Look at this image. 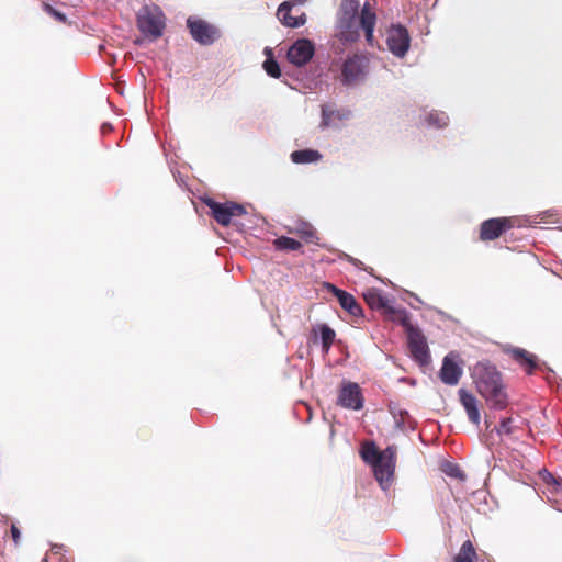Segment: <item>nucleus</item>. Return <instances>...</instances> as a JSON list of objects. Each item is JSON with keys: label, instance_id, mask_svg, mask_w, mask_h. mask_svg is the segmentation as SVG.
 <instances>
[{"label": "nucleus", "instance_id": "1", "mask_svg": "<svg viewBox=\"0 0 562 562\" xmlns=\"http://www.w3.org/2000/svg\"><path fill=\"white\" fill-rule=\"evenodd\" d=\"M479 393L493 409H504L507 406V394L504 391L502 375L490 361L477 362L473 368Z\"/></svg>", "mask_w": 562, "mask_h": 562}, {"label": "nucleus", "instance_id": "2", "mask_svg": "<svg viewBox=\"0 0 562 562\" xmlns=\"http://www.w3.org/2000/svg\"><path fill=\"white\" fill-rule=\"evenodd\" d=\"M358 0H341L336 13L337 36L342 42L353 43L360 38Z\"/></svg>", "mask_w": 562, "mask_h": 562}, {"label": "nucleus", "instance_id": "3", "mask_svg": "<svg viewBox=\"0 0 562 562\" xmlns=\"http://www.w3.org/2000/svg\"><path fill=\"white\" fill-rule=\"evenodd\" d=\"M137 26L146 36L160 37L165 29V16L160 8L143 7L137 13Z\"/></svg>", "mask_w": 562, "mask_h": 562}, {"label": "nucleus", "instance_id": "4", "mask_svg": "<svg viewBox=\"0 0 562 562\" xmlns=\"http://www.w3.org/2000/svg\"><path fill=\"white\" fill-rule=\"evenodd\" d=\"M396 447L387 446L382 450L373 465L374 476L381 488L386 491L393 480L395 470Z\"/></svg>", "mask_w": 562, "mask_h": 562}, {"label": "nucleus", "instance_id": "5", "mask_svg": "<svg viewBox=\"0 0 562 562\" xmlns=\"http://www.w3.org/2000/svg\"><path fill=\"white\" fill-rule=\"evenodd\" d=\"M386 45L395 57H405L411 47V35L407 27L401 23H392L386 31Z\"/></svg>", "mask_w": 562, "mask_h": 562}, {"label": "nucleus", "instance_id": "6", "mask_svg": "<svg viewBox=\"0 0 562 562\" xmlns=\"http://www.w3.org/2000/svg\"><path fill=\"white\" fill-rule=\"evenodd\" d=\"M369 71V59L363 55L355 54L347 57L341 68V82L350 86L364 80Z\"/></svg>", "mask_w": 562, "mask_h": 562}, {"label": "nucleus", "instance_id": "7", "mask_svg": "<svg viewBox=\"0 0 562 562\" xmlns=\"http://www.w3.org/2000/svg\"><path fill=\"white\" fill-rule=\"evenodd\" d=\"M187 27L192 38L201 45H212L218 37V29L196 16L187 19Z\"/></svg>", "mask_w": 562, "mask_h": 562}, {"label": "nucleus", "instance_id": "8", "mask_svg": "<svg viewBox=\"0 0 562 562\" xmlns=\"http://www.w3.org/2000/svg\"><path fill=\"white\" fill-rule=\"evenodd\" d=\"M407 335V344L413 359L420 366L430 362V352L425 335L417 328H409Z\"/></svg>", "mask_w": 562, "mask_h": 562}, {"label": "nucleus", "instance_id": "9", "mask_svg": "<svg viewBox=\"0 0 562 562\" xmlns=\"http://www.w3.org/2000/svg\"><path fill=\"white\" fill-rule=\"evenodd\" d=\"M352 116L348 108H338L335 103H325L321 108V128L338 127L339 122L348 121Z\"/></svg>", "mask_w": 562, "mask_h": 562}, {"label": "nucleus", "instance_id": "10", "mask_svg": "<svg viewBox=\"0 0 562 562\" xmlns=\"http://www.w3.org/2000/svg\"><path fill=\"white\" fill-rule=\"evenodd\" d=\"M315 54V46L308 38H299L289 48L288 60L296 67L306 65Z\"/></svg>", "mask_w": 562, "mask_h": 562}, {"label": "nucleus", "instance_id": "11", "mask_svg": "<svg viewBox=\"0 0 562 562\" xmlns=\"http://www.w3.org/2000/svg\"><path fill=\"white\" fill-rule=\"evenodd\" d=\"M337 403L345 408L359 411L363 407L364 398L360 386L355 382L341 385Z\"/></svg>", "mask_w": 562, "mask_h": 562}, {"label": "nucleus", "instance_id": "12", "mask_svg": "<svg viewBox=\"0 0 562 562\" xmlns=\"http://www.w3.org/2000/svg\"><path fill=\"white\" fill-rule=\"evenodd\" d=\"M458 355L449 352L442 360L439 371V378L442 383L453 386L457 385L462 376L463 370L457 362Z\"/></svg>", "mask_w": 562, "mask_h": 562}, {"label": "nucleus", "instance_id": "13", "mask_svg": "<svg viewBox=\"0 0 562 562\" xmlns=\"http://www.w3.org/2000/svg\"><path fill=\"white\" fill-rule=\"evenodd\" d=\"M510 227L512 223L508 217L488 218L481 224L480 238L482 240H494Z\"/></svg>", "mask_w": 562, "mask_h": 562}, {"label": "nucleus", "instance_id": "14", "mask_svg": "<svg viewBox=\"0 0 562 562\" xmlns=\"http://www.w3.org/2000/svg\"><path fill=\"white\" fill-rule=\"evenodd\" d=\"M376 24V13L367 1L360 10L359 29L364 33L366 42L370 46H374V29Z\"/></svg>", "mask_w": 562, "mask_h": 562}, {"label": "nucleus", "instance_id": "15", "mask_svg": "<svg viewBox=\"0 0 562 562\" xmlns=\"http://www.w3.org/2000/svg\"><path fill=\"white\" fill-rule=\"evenodd\" d=\"M458 394L460 403L463 406L464 411L467 412L469 420L473 425L479 426L481 423V414L477 406L476 397L465 389H460L458 391Z\"/></svg>", "mask_w": 562, "mask_h": 562}, {"label": "nucleus", "instance_id": "16", "mask_svg": "<svg viewBox=\"0 0 562 562\" xmlns=\"http://www.w3.org/2000/svg\"><path fill=\"white\" fill-rule=\"evenodd\" d=\"M367 304L374 310H383L385 314L394 311V302L378 289H369L363 293Z\"/></svg>", "mask_w": 562, "mask_h": 562}, {"label": "nucleus", "instance_id": "17", "mask_svg": "<svg viewBox=\"0 0 562 562\" xmlns=\"http://www.w3.org/2000/svg\"><path fill=\"white\" fill-rule=\"evenodd\" d=\"M206 206L211 210L214 220L222 226L229 225L233 213L229 202L221 203L216 202L213 199H206Z\"/></svg>", "mask_w": 562, "mask_h": 562}, {"label": "nucleus", "instance_id": "18", "mask_svg": "<svg viewBox=\"0 0 562 562\" xmlns=\"http://www.w3.org/2000/svg\"><path fill=\"white\" fill-rule=\"evenodd\" d=\"M334 295L337 297L340 306L352 316H359L362 314L361 306L357 303L353 295L350 293L336 288L335 285L328 284Z\"/></svg>", "mask_w": 562, "mask_h": 562}, {"label": "nucleus", "instance_id": "19", "mask_svg": "<svg viewBox=\"0 0 562 562\" xmlns=\"http://www.w3.org/2000/svg\"><path fill=\"white\" fill-rule=\"evenodd\" d=\"M292 2H282L278 7L277 16L280 22L289 27H300L306 23V14L301 13L299 16L291 15Z\"/></svg>", "mask_w": 562, "mask_h": 562}, {"label": "nucleus", "instance_id": "20", "mask_svg": "<svg viewBox=\"0 0 562 562\" xmlns=\"http://www.w3.org/2000/svg\"><path fill=\"white\" fill-rule=\"evenodd\" d=\"M512 358L521 366L528 374H532L538 368L537 357L522 348H512L508 350Z\"/></svg>", "mask_w": 562, "mask_h": 562}, {"label": "nucleus", "instance_id": "21", "mask_svg": "<svg viewBox=\"0 0 562 562\" xmlns=\"http://www.w3.org/2000/svg\"><path fill=\"white\" fill-rule=\"evenodd\" d=\"M312 333L318 337L324 353H328L336 338L335 330L327 324H318L313 327Z\"/></svg>", "mask_w": 562, "mask_h": 562}, {"label": "nucleus", "instance_id": "22", "mask_svg": "<svg viewBox=\"0 0 562 562\" xmlns=\"http://www.w3.org/2000/svg\"><path fill=\"white\" fill-rule=\"evenodd\" d=\"M323 158L322 154L312 148L294 150L290 155V159L295 165H306L319 161Z\"/></svg>", "mask_w": 562, "mask_h": 562}, {"label": "nucleus", "instance_id": "23", "mask_svg": "<svg viewBox=\"0 0 562 562\" xmlns=\"http://www.w3.org/2000/svg\"><path fill=\"white\" fill-rule=\"evenodd\" d=\"M422 122L428 127L443 128L448 126L450 119L449 115L443 111L431 110L423 115Z\"/></svg>", "mask_w": 562, "mask_h": 562}, {"label": "nucleus", "instance_id": "24", "mask_svg": "<svg viewBox=\"0 0 562 562\" xmlns=\"http://www.w3.org/2000/svg\"><path fill=\"white\" fill-rule=\"evenodd\" d=\"M389 412L394 418V425L397 430L405 431L407 430L406 418L408 417V412L400 407V405L395 402H390L387 405Z\"/></svg>", "mask_w": 562, "mask_h": 562}, {"label": "nucleus", "instance_id": "25", "mask_svg": "<svg viewBox=\"0 0 562 562\" xmlns=\"http://www.w3.org/2000/svg\"><path fill=\"white\" fill-rule=\"evenodd\" d=\"M387 315H390L394 322L400 323L404 327L406 334L409 328H417V326H414L411 323V314L406 308L394 306V311L389 312Z\"/></svg>", "mask_w": 562, "mask_h": 562}, {"label": "nucleus", "instance_id": "26", "mask_svg": "<svg viewBox=\"0 0 562 562\" xmlns=\"http://www.w3.org/2000/svg\"><path fill=\"white\" fill-rule=\"evenodd\" d=\"M265 53L267 54V58L263 61V69L267 72L268 76L271 78H280L281 77V69L279 66V63L272 55V50L268 47L265 48Z\"/></svg>", "mask_w": 562, "mask_h": 562}, {"label": "nucleus", "instance_id": "27", "mask_svg": "<svg viewBox=\"0 0 562 562\" xmlns=\"http://www.w3.org/2000/svg\"><path fill=\"white\" fill-rule=\"evenodd\" d=\"M476 552L473 543L470 540L463 542L458 554L453 558L452 562H474Z\"/></svg>", "mask_w": 562, "mask_h": 562}, {"label": "nucleus", "instance_id": "28", "mask_svg": "<svg viewBox=\"0 0 562 562\" xmlns=\"http://www.w3.org/2000/svg\"><path fill=\"white\" fill-rule=\"evenodd\" d=\"M380 452L374 442H366L361 447L360 456L366 463L373 467Z\"/></svg>", "mask_w": 562, "mask_h": 562}, {"label": "nucleus", "instance_id": "29", "mask_svg": "<svg viewBox=\"0 0 562 562\" xmlns=\"http://www.w3.org/2000/svg\"><path fill=\"white\" fill-rule=\"evenodd\" d=\"M295 231L306 243L317 244L316 231L310 223L299 222Z\"/></svg>", "mask_w": 562, "mask_h": 562}, {"label": "nucleus", "instance_id": "30", "mask_svg": "<svg viewBox=\"0 0 562 562\" xmlns=\"http://www.w3.org/2000/svg\"><path fill=\"white\" fill-rule=\"evenodd\" d=\"M274 247L278 250H299L302 244L292 237L281 236L274 240Z\"/></svg>", "mask_w": 562, "mask_h": 562}, {"label": "nucleus", "instance_id": "31", "mask_svg": "<svg viewBox=\"0 0 562 562\" xmlns=\"http://www.w3.org/2000/svg\"><path fill=\"white\" fill-rule=\"evenodd\" d=\"M539 474L542 477L544 483L551 484L553 486L552 492L558 493V492L562 491V480L557 479L552 473H550L546 469L541 470Z\"/></svg>", "mask_w": 562, "mask_h": 562}, {"label": "nucleus", "instance_id": "32", "mask_svg": "<svg viewBox=\"0 0 562 562\" xmlns=\"http://www.w3.org/2000/svg\"><path fill=\"white\" fill-rule=\"evenodd\" d=\"M443 472L451 477L463 479L464 475L458 464L447 462L443 465Z\"/></svg>", "mask_w": 562, "mask_h": 562}, {"label": "nucleus", "instance_id": "33", "mask_svg": "<svg viewBox=\"0 0 562 562\" xmlns=\"http://www.w3.org/2000/svg\"><path fill=\"white\" fill-rule=\"evenodd\" d=\"M43 9L44 11L49 14L50 16L55 18L57 21L61 22V23H66L67 22V16L65 13L56 10L53 5L48 4V3H44L43 5Z\"/></svg>", "mask_w": 562, "mask_h": 562}, {"label": "nucleus", "instance_id": "34", "mask_svg": "<svg viewBox=\"0 0 562 562\" xmlns=\"http://www.w3.org/2000/svg\"><path fill=\"white\" fill-rule=\"evenodd\" d=\"M512 423H513V419L512 418H504L501 420L499 423V426L496 427V432L499 435V436H503V435H512L514 429L512 427Z\"/></svg>", "mask_w": 562, "mask_h": 562}, {"label": "nucleus", "instance_id": "35", "mask_svg": "<svg viewBox=\"0 0 562 562\" xmlns=\"http://www.w3.org/2000/svg\"><path fill=\"white\" fill-rule=\"evenodd\" d=\"M229 205L232 207V213H233V216H241L244 214H246V209L243 204H238V203H235V202H229Z\"/></svg>", "mask_w": 562, "mask_h": 562}, {"label": "nucleus", "instance_id": "36", "mask_svg": "<svg viewBox=\"0 0 562 562\" xmlns=\"http://www.w3.org/2000/svg\"><path fill=\"white\" fill-rule=\"evenodd\" d=\"M10 531H11L13 541L15 542V544H18L20 537H21V532H20L19 528L15 525H12L10 528Z\"/></svg>", "mask_w": 562, "mask_h": 562}, {"label": "nucleus", "instance_id": "37", "mask_svg": "<svg viewBox=\"0 0 562 562\" xmlns=\"http://www.w3.org/2000/svg\"><path fill=\"white\" fill-rule=\"evenodd\" d=\"M346 257H347L348 261L351 262L355 267H357L359 269H366L363 267V263L360 260H358L351 256H348V255Z\"/></svg>", "mask_w": 562, "mask_h": 562}, {"label": "nucleus", "instance_id": "38", "mask_svg": "<svg viewBox=\"0 0 562 562\" xmlns=\"http://www.w3.org/2000/svg\"><path fill=\"white\" fill-rule=\"evenodd\" d=\"M308 0H290L289 2H292V7L293 5H302L304 3H306Z\"/></svg>", "mask_w": 562, "mask_h": 562}, {"label": "nucleus", "instance_id": "39", "mask_svg": "<svg viewBox=\"0 0 562 562\" xmlns=\"http://www.w3.org/2000/svg\"><path fill=\"white\" fill-rule=\"evenodd\" d=\"M111 128H112L111 124L105 123V124L102 125L103 132H105L108 130H111Z\"/></svg>", "mask_w": 562, "mask_h": 562}]
</instances>
